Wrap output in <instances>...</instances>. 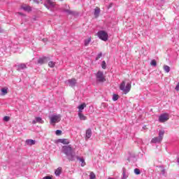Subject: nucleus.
Returning <instances> with one entry per match:
<instances>
[{"label":"nucleus","instance_id":"39","mask_svg":"<svg viewBox=\"0 0 179 179\" xmlns=\"http://www.w3.org/2000/svg\"><path fill=\"white\" fill-rule=\"evenodd\" d=\"M32 124H37L36 120H33V121H32Z\"/></svg>","mask_w":179,"mask_h":179},{"label":"nucleus","instance_id":"5","mask_svg":"<svg viewBox=\"0 0 179 179\" xmlns=\"http://www.w3.org/2000/svg\"><path fill=\"white\" fill-rule=\"evenodd\" d=\"M96 80L98 82H101V83L106 82V77H104V74L103 73V71H99L96 73Z\"/></svg>","mask_w":179,"mask_h":179},{"label":"nucleus","instance_id":"31","mask_svg":"<svg viewBox=\"0 0 179 179\" xmlns=\"http://www.w3.org/2000/svg\"><path fill=\"white\" fill-rule=\"evenodd\" d=\"M102 69H106V68H107V66L106 64V61H103L102 62V64H101Z\"/></svg>","mask_w":179,"mask_h":179},{"label":"nucleus","instance_id":"40","mask_svg":"<svg viewBox=\"0 0 179 179\" xmlns=\"http://www.w3.org/2000/svg\"><path fill=\"white\" fill-rule=\"evenodd\" d=\"M18 15H23V13H18Z\"/></svg>","mask_w":179,"mask_h":179},{"label":"nucleus","instance_id":"26","mask_svg":"<svg viewBox=\"0 0 179 179\" xmlns=\"http://www.w3.org/2000/svg\"><path fill=\"white\" fill-rule=\"evenodd\" d=\"M48 66H50V68H54V66H55V62L52 61L49 62Z\"/></svg>","mask_w":179,"mask_h":179},{"label":"nucleus","instance_id":"9","mask_svg":"<svg viewBox=\"0 0 179 179\" xmlns=\"http://www.w3.org/2000/svg\"><path fill=\"white\" fill-rule=\"evenodd\" d=\"M26 145H28L29 146H31L33 145H36V141L33 139H27L25 141Z\"/></svg>","mask_w":179,"mask_h":179},{"label":"nucleus","instance_id":"28","mask_svg":"<svg viewBox=\"0 0 179 179\" xmlns=\"http://www.w3.org/2000/svg\"><path fill=\"white\" fill-rule=\"evenodd\" d=\"M90 179H96V174H94L93 172H91L90 175Z\"/></svg>","mask_w":179,"mask_h":179},{"label":"nucleus","instance_id":"42","mask_svg":"<svg viewBox=\"0 0 179 179\" xmlns=\"http://www.w3.org/2000/svg\"><path fill=\"white\" fill-rule=\"evenodd\" d=\"M40 1H43V0H40Z\"/></svg>","mask_w":179,"mask_h":179},{"label":"nucleus","instance_id":"21","mask_svg":"<svg viewBox=\"0 0 179 179\" xmlns=\"http://www.w3.org/2000/svg\"><path fill=\"white\" fill-rule=\"evenodd\" d=\"M62 173V168L59 167L55 172L56 176H59Z\"/></svg>","mask_w":179,"mask_h":179},{"label":"nucleus","instance_id":"2","mask_svg":"<svg viewBox=\"0 0 179 179\" xmlns=\"http://www.w3.org/2000/svg\"><path fill=\"white\" fill-rule=\"evenodd\" d=\"M120 90H122V92H124V94L129 93V92L131 91V83H128L125 86V81H123L120 84Z\"/></svg>","mask_w":179,"mask_h":179},{"label":"nucleus","instance_id":"35","mask_svg":"<svg viewBox=\"0 0 179 179\" xmlns=\"http://www.w3.org/2000/svg\"><path fill=\"white\" fill-rule=\"evenodd\" d=\"M175 90L177 91V92H179V83L177 84V85L176 86V88Z\"/></svg>","mask_w":179,"mask_h":179},{"label":"nucleus","instance_id":"13","mask_svg":"<svg viewBox=\"0 0 179 179\" xmlns=\"http://www.w3.org/2000/svg\"><path fill=\"white\" fill-rule=\"evenodd\" d=\"M86 108V103H83L78 106V113H82L83 110Z\"/></svg>","mask_w":179,"mask_h":179},{"label":"nucleus","instance_id":"12","mask_svg":"<svg viewBox=\"0 0 179 179\" xmlns=\"http://www.w3.org/2000/svg\"><path fill=\"white\" fill-rule=\"evenodd\" d=\"M162 140L159 137H155L151 140V143H159Z\"/></svg>","mask_w":179,"mask_h":179},{"label":"nucleus","instance_id":"7","mask_svg":"<svg viewBox=\"0 0 179 179\" xmlns=\"http://www.w3.org/2000/svg\"><path fill=\"white\" fill-rule=\"evenodd\" d=\"M48 61H50L49 57L39 58V59L38 60V64H45Z\"/></svg>","mask_w":179,"mask_h":179},{"label":"nucleus","instance_id":"27","mask_svg":"<svg viewBox=\"0 0 179 179\" xmlns=\"http://www.w3.org/2000/svg\"><path fill=\"white\" fill-rule=\"evenodd\" d=\"M1 92H2L3 96H5V94H8V89H6V88L1 89Z\"/></svg>","mask_w":179,"mask_h":179},{"label":"nucleus","instance_id":"41","mask_svg":"<svg viewBox=\"0 0 179 179\" xmlns=\"http://www.w3.org/2000/svg\"><path fill=\"white\" fill-rule=\"evenodd\" d=\"M0 33H2V29L0 28Z\"/></svg>","mask_w":179,"mask_h":179},{"label":"nucleus","instance_id":"36","mask_svg":"<svg viewBox=\"0 0 179 179\" xmlns=\"http://www.w3.org/2000/svg\"><path fill=\"white\" fill-rule=\"evenodd\" d=\"M43 179H52V177L51 176H45Z\"/></svg>","mask_w":179,"mask_h":179},{"label":"nucleus","instance_id":"19","mask_svg":"<svg viewBox=\"0 0 179 179\" xmlns=\"http://www.w3.org/2000/svg\"><path fill=\"white\" fill-rule=\"evenodd\" d=\"M77 159H78V160H80V162H81V166H82V167H85V166H86V162H85V159H83V158H79V157H77Z\"/></svg>","mask_w":179,"mask_h":179},{"label":"nucleus","instance_id":"20","mask_svg":"<svg viewBox=\"0 0 179 179\" xmlns=\"http://www.w3.org/2000/svg\"><path fill=\"white\" fill-rule=\"evenodd\" d=\"M164 136V131H160L159 132V138L161 140V141H163V137Z\"/></svg>","mask_w":179,"mask_h":179},{"label":"nucleus","instance_id":"4","mask_svg":"<svg viewBox=\"0 0 179 179\" xmlns=\"http://www.w3.org/2000/svg\"><path fill=\"white\" fill-rule=\"evenodd\" d=\"M97 36L102 41H107V40H108V34H107L106 31H98Z\"/></svg>","mask_w":179,"mask_h":179},{"label":"nucleus","instance_id":"3","mask_svg":"<svg viewBox=\"0 0 179 179\" xmlns=\"http://www.w3.org/2000/svg\"><path fill=\"white\" fill-rule=\"evenodd\" d=\"M62 117V116L61 115H52L50 117V124H52V125H55V124L60 122Z\"/></svg>","mask_w":179,"mask_h":179},{"label":"nucleus","instance_id":"33","mask_svg":"<svg viewBox=\"0 0 179 179\" xmlns=\"http://www.w3.org/2000/svg\"><path fill=\"white\" fill-rule=\"evenodd\" d=\"M62 134V131L61 130H57L56 131V135L59 136Z\"/></svg>","mask_w":179,"mask_h":179},{"label":"nucleus","instance_id":"34","mask_svg":"<svg viewBox=\"0 0 179 179\" xmlns=\"http://www.w3.org/2000/svg\"><path fill=\"white\" fill-rule=\"evenodd\" d=\"M35 3H43V1L41 0H34Z\"/></svg>","mask_w":179,"mask_h":179},{"label":"nucleus","instance_id":"32","mask_svg":"<svg viewBox=\"0 0 179 179\" xmlns=\"http://www.w3.org/2000/svg\"><path fill=\"white\" fill-rule=\"evenodd\" d=\"M10 120V117L9 116H5L3 117V121H6V122H8V121H9Z\"/></svg>","mask_w":179,"mask_h":179},{"label":"nucleus","instance_id":"25","mask_svg":"<svg viewBox=\"0 0 179 179\" xmlns=\"http://www.w3.org/2000/svg\"><path fill=\"white\" fill-rule=\"evenodd\" d=\"M118 99H120V96H118V94H114L113 95V101H117V100H118Z\"/></svg>","mask_w":179,"mask_h":179},{"label":"nucleus","instance_id":"8","mask_svg":"<svg viewBox=\"0 0 179 179\" xmlns=\"http://www.w3.org/2000/svg\"><path fill=\"white\" fill-rule=\"evenodd\" d=\"M92 138V129H87L85 132V139L87 141V139H90Z\"/></svg>","mask_w":179,"mask_h":179},{"label":"nucleus","instance_id":"15","mask_svg":"<svg viewBox=\"0 0 179 179\" xmlns=\"http://www.w3.org/2000/svg\"><path fill=\"white\" fill-rule=\"evenodd\" d=\"M69 83L70 85V86H75V85H76V79L75 78H71L69 80Z\"/></svg>","mask_w":179,"mask_h":179},{"label":"nucleus","instance_id":"30","mask_svg":"<svg viewBox=\"0 0 179 179\" xmlns=\"http://www.w3.org/2000/svg\"><path fill=\"white\" fill-rule=\"evenodd\" d=\"M134 173H135V174H136L137 176H139V174H141V170H139V169H134Z\"/></svg>","mask_w":179,"mask_h":179},{"label":"nucleus","instance_id":"22","mask_svg":"<svg viewBox=\"0 0 179 179\" xmlns=\"http://www.w3.org/2000/svg\"><path fill=\"white\" fill-rule=\"evenodd\" d=\"M46 2L48 3V5H50V6H52V8H54V6H55V3H54L51 0H46Z\"/></svg>","mask_w":179,"mask_h":179},{"label":"nucleus","instance_id":"11","mask_svg":"<svg viewBox=\"0 0 179 179\" xmlns=\"http://www.w3.org/2000/svg\"><path fill=\"white\" fill-rule=\"evenodd\" d=\"M78 117L81 121H86V120H87V117L85 116L82 112H78Z\"/></svg>","mask_w":179,"mask_h":179},{"label":"nucleus","instance_id":"10","mask_svg":"<svg viewBox=\"0 0 179 179\" xmlns=\"http://www.w3.org/2000/svg\"><path fill=\"white\" fill-rule=\"evenodd\" d=\"M100 15V8L96 7L94 8V15L96 18L99 17Z\"/></svg>","mask_w":179,"mask_h":179},{"label":"nucleus","instance_id":"18","mask_svg":"<svg viewBox=\"0 0 179 179\" xmlns=\"http://www.w3.org/2000/svg\"><path fill=\"white\" fill-rule=\"evenodd\" d=\"M35 120H36V123L38 122V124H44V121L40 117H35Z\"/></svg>","mask_w":179,"mask_h":179},{"label":"nucleus","instance_id":"16","mask_svg":"<svg viewBox=\"0 0 179 179\" xmlns=\"http://www.w3.org/2000/svg\"><path fill=\"white\" fill-rule=\"evenodd\" d=\"M59 142L61 143H63V145H69V141L66 138H62L59 140Z\"/></svg>","mask_w":179,"mask_h":179},{"label":"nucleus","instance_id":"23","mask_svg":"<svg viewBox=\"0 0 179 179\" xmlns=\"http://www.w3.org/2000/svg\"><path fill=\"white\" fill-rule=\"evenodd\" d=\"M90 41H92V38H88L87 39L85 40V45L87 47L89 44L90 43Z\"/></svg>","mask_w":179,"mask_h":179},{"label":"nucleus","instance_id":"17","mask_svg":"<svg viewBox=\"0 0 179 179\" xmlns=\"http://www.w3.org/2000/svg\"><path fill=\"white\" fill-rule=\"evenodd\" d=\"M17 68L18 70L26 69V68H27V66L24 64H21L20 65H17Z\"/></svg>","mask_w":179,"mask_h":179},{"label":"nucleus","instance_id":"1","mask_svg":"<svg viewBox=\"0 0 179 179\" xmlns=\"http://www.w3.org/2000/svg\"><path fill=\"white\" fill-rule=\"evenodd\" d=\"M62 151L64 154L68 157L69 160L73 162L75 155L72 154V147H71V145L64 146Z\"/></svg>","mask_w":179,"mask_h":179},{"label":"nucleus","instance_id":"29","mask_svg":"<svg viewBox=\"0 0 179 179\" xmlns=\"http://www.w3.org/2000/svg\"><path fill=\"white\" fill-rule=\"evenodd\" d=\"M150 65H152V66H156V65H157V62H156V60L153 59L151 61Z\"/></svg>","mask_w":179,"mask_h":179},{"label":"nucleus","instance_id":"24","mask_svg":"<svg viewBox=\"0 0 179 179\" xmlns=\"http://www.w3.org/2000/svg\"><path fill=\"white\" fill-rule=\"evenodd\" d=\"M163 68H164V71H165L166 73H169V72H170V66L167 65H164Z\"/></svg>","mask_w":179,"mask_h":179},{"label":"nucleus","instance_id":"14","mask_svg":"<svg viewBox=\"0 0 179 179\" xmlns=\"http://www.w3.org/2000/svg\"><path fill=\"white\" fill-rule=\"evenodd\" d=\"M22 9L26 12H31V7L30 6H22Z\"/></svg>","mask_w":179,"mask_h":179},{"label":"nucleus","instance_id":"38","mask_svg":"<svg viewBox=\"0 0 179 179\" xmlns=\"http://www.w3.org/2000/svg\"><path fill=\"white\" fill-rule=\"evenodd\" d=\"M110 8H113V3H110L109 4L108 9H110Z\"/></svg>","mask_w":179,"mask_h":179},{"label":"nucleus","instance_id":"6","mask_svg":"<svg viewBox=\"0 0 179 179\" xmlns=\"http://www.w3.org/2000/svg\"><path fill=\"white\" fill-rule=\"evenodd\" d=\"M170 117L169 116V114L165 113L162 114L159 117V122H166V121H169Z\"/></svg>","mask_w":179,"mask_h":179},{"label":"nucleus","instance_id":"37","mask_svg":"<svg viewBox=\"0 0 179 179\" xmlns=\"http://www.w3.org/2000/svg\"><path fill=\"white\" fill-rule=\"evenodd\" d=\"M101 53H100L99 55H98L97 57L96 58V59H100V58H101Z\"/></svg>","mask_w":179,"mask_h":179}]
</instances>
